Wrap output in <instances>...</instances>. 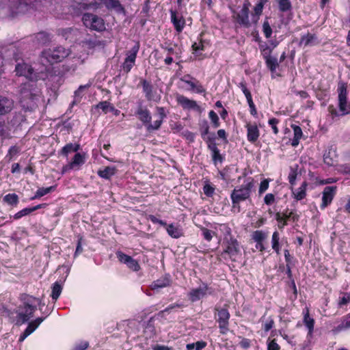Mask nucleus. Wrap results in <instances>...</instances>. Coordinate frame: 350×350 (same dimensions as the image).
Masks as SVG:
<instances>
[{"mask_svg":"<svg viewBox=\"0 0 350 350\" xmlns=\"http://www.w3.org/2000/svg\"><path fill=\"white\" fill-rule=\"evenodd\" d=\"M117 172V169L114 166H107L103 170H98L97 174L99 177L105 180H110Z\"/></svg>","mask_w":350,"mask_h":350,"instance_id":"obj_27","label":"nucleus"},{"mask_svg":"<svg viewBox=\"0 0 350 350\" xmlns=\"http://www.w3.org/2000/svg\"><path fill=\"white\" fill-rule=\"evenodd\" d=\"M297 168L298 165H296L295 167H290V172L288 175V180L291 186L295 185L296 178L297 176Z\"/></svg>","mask_w":350,"mask_h":350,"instance_id":"obj_43","label":"nucleus"},{"mask_svg":"<svg viewBox=\"0 0 350 350\" xmlns=\"http://www.w3.org/2000/svg\"><path fill=\"white\" fill-rule=\"evenodd\" d=\"M116 257L120 262L126 265L131 259V256L124 254L123 252L118 250L116 252Z\"/></svg>","mask_w":350,"mask_h":350,"instance_id":"obj_48","label":"nucleus"},{"mask_svg":"<svg viewBox=\"0 0 350 350\" xmlns=\"http://www.w3.org/2000/svg\"><path fill=\"white\" fill-rule=\"evenodd\" d=\"M20 300L22 301V304L20 306H36L33 305V302L36 300V298L26 293L20 295Z\"/></svg>","mask_w":350,"mask_h":350,"instance_id":"obj_38","label":"nucleus"},{"mask_svg":"<svg viewBox=\"0 0 350 350\" xmlns=\"http://www.w3.org/2000/svg\"><path fill=\"white\" fill-rule=\"evenodd\" d=\"M266 1H259L254 8V12L252 13L251 16L252 23H256L258 21L260 16L262 13L264 3Z\"/></svg>","mask_w":350,"mask_h":350,"instance_id":"obj_33","label":"nucleus"},{"mask_svg":"<svg viewBox=\"0 0 350 350\" xmlns=\"http://www.w3.org/2000/svg\"><path fill=\"white\" fill-rule=\"evenodd\" d=\"M36 38L38 40H40L43 44H45L50 41L49 34L45 32H39L37 34Z\"/></svg>","mask_w":350,"mask_h":350,"instance_id":"obj_59","label":"nucleus"},{"mask_svg":"<svg viewBox=\"0 0 350 350\" xmlns=\"http://www.w3.org/2000/svg\"><path fill=\"white\" fill-rule=\"evenodd\" d=\"M238 87L241 90V91L244 94V95L246 98L247 102L248 103V105L254 104V103L253 101L252 94H251L250 91L247 88L246 82L245 81H242L241 82H240L239 83Z\"/></svg>","mask_w":350,"mask_h":350,"instance_id":"obj_35","label":"nucleus"},{"mask_svg":"<svg viewBox=\"0 0 350 350\" xmlns=\"http://www.w3.org/2000/svg\"><path fill=\"white\" fill-rule=\"evenodd\" d=\"M215 190V187L208 180L205 181V184L203 186V191L207 197H213Z\"/></svg>","mask_w":350,"mask_h":350,"instance_id":"obj_44","label":"nucleus"},{"mask_svg":"<svg viewBox=\"0 0 350 350\" xmlns=\"http://www.w3.org/2000/svg\"><path fill=\"white\" fill-rule=\"evenodd\" d=\"M304 324L308 328V337H311L314 331V320L310 317L308 308H306L304 312Z\"/></svg>","mask_w":350,"mask_h":350,"instance_id":"obj_25","label":"nucleus"},{"mask_svg":"<svg viewBox=\"0 0 350 350\" xmlns=\"http://www.w3.org/2000/svg\"><path fill=\"white\" fill-rule=\"evenodd\" d=\"M338 107L342 115H346L349 113L347 109V90L345 83H342L338 87Z\"/></svg>","mask_w":350,"mask_h":350,"instance_id":"obj_15","label":"nucleus"},{"mask_svg":"<svg viewBox=\"0 0 350 350\" xmlns=\"http://www.w3.org/2000/svg\"><path fill=\"white\" fill-rule=\"evenodd\" d=\"M139 49V43H137L130 51H126V57L120 66L121 69L125 74L130 72L133 67L135 66Z\"/></svg>","mask_w":350,"mask_h":350,"instance_id":"obj_9","label":"nucleus"},{"mask_svg":"<svg viewBox=\"0 0 350 350\" xmlns=\"http://www.w3.org/2000/svg\"><path fill=\"white\" fill-rule=\"evenodd\" d=\"M308 186V182L304 181L297 189H291L293 197L297 202L301 201L306 198Z\"/></svg>","mask_w":350,"mask_h":350,"instance_id":"obj_22","label":"nucleus"},{"mask_svg":"<svg viewBox=\"0 0 350 350\" xmlns=\"http://www.w3.org/2000/svg\"><path fill=\"white\" fill-rule=\"evenodd\" d=\"M108 8H113L117 13L125 14L124 8L120 4V1H104Z\"/></svg>","mask_w":350,"mask_h":350,"instance_id":"obj_40","label":"nucleus"},{"mask_svg":"<svg viewBox=\"0 0 350 350\" xmlns=\"http://www.w3.org/2000/svg\"><path fill=\"white\" fill-rule=\"evenodd\" d=\"M291 128L293 130V138L291 140V146L297 147L299 144V140L303 136L301 128L296 124H292Z\"/></svg>","mask_w":350,"mask_h":350,"instance_id":"obj_29","label":"nucleus"},{"mask_svg":"<svg viewBox=\"0 0 350 350\" xmlns=\"http://www.w3.org/2000/svg\"><path fill=\"white\" fill-rule=\"evenodd\" d=\"M44 319V317H38L35 320L29 322L27 326L35 331Z\"/></svg>","mask_w":350,"mask_h":350,"instance_id":"obj_58","label":"nucleus"},{"mask_svg":"<svg viewBox=\"0 0 350 350\" xmlns=\"http://www.w3.org/2000/svg\"><path fill=\"white\" fill-rule=\"evenodd\" d=\"M336 186H327L324 188L322 192V202L320 204L321 210L327 207L332 202L334 196L336 194Z\"/></svg>","mask_w":350,"mask_h":350,"instance_id":"obj_14","label":"nucleus"},{"mask_svg":"<svg viewBox=\"0 0 350 350\" xmlns=\"http://www.w3.org/2000/svg\"><path fill=\"white\" fill-rule=\"evenodd\" d=\"M47 205L48 204L46 203H42L32 207H27L17 212L14 215H10V217H12L14 219L18 220L22 218L23 217L28 215L30 213H33V211H36L40 208H46Z\"/></svg>","mask_w":350,"mask_h":350,"instance_id":"obj_20","label":"nucleus"},{"mask_svg":"<svg viewBox=\"0 0 350 350\" xmlns=\"http://www.w3.org/2000/svg\"><path fill=\"white\" fill-rule=\"evenodd\" d=\"M208 118L213 128H218L220 126V121L218 115L213 110L208 112Z\"/></svg>","mask_w":350,"mask_h":350,"instance_id":"obj_46","label":"nucleus"},{"mask_svg":"<svg viewBox=\"0 0 350 350\" xmlns=\"http://www.w3.org/2000/svg\"><path fill=\"white\" fill-rule=\"evenodd\" d=\"M14 107V102L12 99L5 96H0V116L10 113Z\"/></svg>","mask_w":350,"mask_h":350,"instance_id":"obj_23","label":"nucleus"},{"mask_svg":"<svg viewBox=\"0 0 350 350\" xmlns=\"http://www.w3.org/2000/svg\"><path fill=\"white\" fill-rule=\"evenodd\" d=\"M111 103L108 101H101V102H99L96 106L95 107L96 109H102V111L104 112V113H107L108 111H109V109H110V107H111Z\"/></svg>","mask_w":350,"mask_h":350,"instance_id":"obj_54","label":"nucleus"},{"mask_svg":"<svg viewBox=\"0 0 350 350\" xmlns=\"http://www.w3.org/2000/svg\"><path fill=\"white\" fill-rule=\"evenodd\" d=\"M254 180L252 177H247L243 184L237 186L230 193L232 202L231 211L239 213L241 211V203L247 200L251 201V196L254 188Z\"/></svg>","mask_w":350,"mask_h":350,"instance_id":"obj_2","label":"nucleus"},{"mask_svg":"<svg viewBox=\"0 0 350 350\" xmlns=\"http://www.w3.org/2000/svg\"><path fill=\"white\" fill-rule=\"evenodd\" d=\"M269 187V179L265 178L263 179L259 185L258 188V194L260 196L264 193Z\"/></svg>","mask_w":350,"mask_h":350,"instance_id":"obj_55","label":"nucleus"},{"mask_svg":"<svg viewBox=\"0 0 350 350\" xmlns=\"http://www.w3.org/2000/svg\"><path fill=\"white\" fill-rule=\"evenodd\" d=\"M265 204L267 206H271L276 202L275 195L271 193H267L263 199Z\"/></svg>","mask_w":350,"mask_h":350,"instance_id":"obj_52","label":"nucleus"},{"mask_svg":"<svg viewBox=\"0 0 350 350\" xmlns=\"http://www.w3.org/2000/svg\"><path fill=\"white\" fill-rule=\"evenodd\" d=\"M127 267L133 271H139L141 269V267L137 260L131 258V259L126 265Z\"/></svg>","mask_w":350,"mask_h":350,"instance_id":"obj_50","label":"nucleus"},{"mask_svg":"<svg viewBox=\"0 0 350 350\" xmlns=\"http://www.w3.org/2000/svg\"><path fill=\"white\" fill-rule=\"evenodd\" d=\"M262 31L267 38H269L272 34V29L267 20H265L262 24Z\"/></svg>","mask_w":350,"mask_h":350,"instance_id":"obj_53","label":"nucleus"},{"mask_svg":"<svg viewBox=\"0 0 350 350\" xmlns=\"http://www.w3.org/2000/svg\"><path fill=\"white\" fill-rule=\"evenodd\" d=\"M330 154L331 152L329 151L323 154V161L328 166H334L336 161L331 157Z\"/></svg>","mask_w":350,"mask_h":350,"instance_id":"obj_57","label":"nucleus"},{"mask_svg":"<svg viewBox=\"0 0 350 350\" xmlns=\"http://www.w3.org/2000/svg\"><path fill=\"white\" fill-rule=\"evenodd\" d=\"M319 40L315 33H307L306 34L301 35L299 42V46H316L319 44Z\"/></svg>","mask_w":350,"mask_h":350,"instance_id":"obj_19","label":"nucleus"},{"mask_svg":"<svg viewBox=\"0 0 350 350\" xmlns=\"http://www.w3.org/2000/svg\"><path fill=\"white\" fill-rule=\"evenodd\" d=\"M3 202L9 205L16 206L19 202V198L15 193H8L3 197Z\"/></svg>","mask_w":350,"mask_h":350,"instance_id":"obj_36","label":"nucleus"},{"mask_svg":"<svg viewBox=\"0 0 350 350\" xmlns=\"http://www.w3.org/2000/svg\"><path fill=\"white\" fill-rule=\"evenodd\" d=\"M211 290L212 288H210L206 283L202 282L201 286L196 288H193L189 291V293H188L189 299L191 302L198 301L202 297L206 296L207 294L211 295Z\"/></svg>","mask_w":350,"mask_h":350,"instance_id":"obj_12","label":"nucleus"},{"mask_svg":"<svg viewBox=\"0 0 350 350\" xmlns=\"http://www.w3.org/2000/svg\"><path fill=\"white\" fill-rule=\"evenodd\" d=\"M265 61L267 68L271 73H274L279 67L278 59L271 55V51H268L267 55H265Z\"/></svg>","mask_w":350,"mask_h":350,"instance_id":"obj_26","label":"nucleus"},{"mask_svg":"<svg viewBox=\"0 0 350 350\" xmlns=\"http://www.w3.org/2000/svg\"><path fill=\"white\" fill-rule=\"evenodd\" d=\"M8 8L1 9L0 14H6L8 18H13L21 14L35 12L40 7L42 1H8Z\"/></svg>","mask_w":350,"mask_h":350,"instance_id":"obj_4","label":"nucleus"},{"mask_svg":"<svg viewBox=\"0 0 350 350\" xmlns=\"http://www.w3.org/2000/svg\"><path fill=\"white\" fill-rule=\"evenodd\" d=\"M267 238V234L262 230H256L252 234V239L256 242H263Z\"/></svg>","mask_w":350,"mask_h":350,"instance_id":"obj_47","label":"nucleus"},{"mask_svg":"<svg viewBox=\"0 0 350 350\" xmlns=\"http://www.w3.org/2000/svg\"><path fill=\"white\" fill-rule=\"evenodd\" d=\"M89 347V342L87 341H81L76 344L72 350H86Z\"/></svg>","mask_w":350,"mask_h":350,"instance_id":"obj_63","label":"nucleus"},{"mask_svg":"<svg viewBox=\"0 0 350 350\" xmlns=\"http://www.w3.org/2000/svg\"><path fill=\"white\" fill-rule=\"evenodd\" d=\"M69 55V51L63 46L44 50L41 53V60L44 63L53 65L61 62Z\"/></svg>","mask_w":350,"mask_h":350,"instance_id":"obj_5","label":"nucleus"},{"mask_svg":"<svg viewBox=\"0 0 350 350\" xmlns=\"http://www.w3.org/2000/svg\"><path fill=\"white\" fill-rule=\"evenodd\" d=\"M21 152V148L16 145L12 146L5 155V159L8 161H11L15 157H16Z\"/></svg>","mask_w":350,"mask_h":350,"instance_id":"obj_39","label":"nucleus"},{"mask_svg":"<svg viewBox=\"0 0 350 350\" xmlns=\"http://www.w3.org/2000/svg\"><path fill=\"white\" fill-rule=\"evenodd\" d=\"M172 282L171 275L169 273H165L159 279L154 280L152 283L151 287L153 290L167 287L171 286Z\"/></svg>","mask_w":350,"mask_h":350,"instance_id":"obj_21","label":"nucleus"},{"mask_svg":"<svg viewBox=\"0 0 350 350\" xmlns=\"http://www.w3.org/2000/svg\"><path fill=\"white\" fill-rule=\"evenodd\" d=\"M223 244L225 248L222 254H227L232 260H234V258L241 252L238 241L232 236H230L228 239H224Z\"/></svg>","mask_w":350,"mask_h":350,"instance_id":"obj_10","label":"nucleus"},{"mask_svg":"<svg viewBox=\"0 0 350 350\" xmlns=\"http://www.w3.org/2000/svg\"><path fill=\"white\" fill-rule=\"evenodd\" d=\"M211 157L213 162L215 165H217L218 162L222 163L224 158L221 154H220V151L219 149L215 150L214 151L211 152Z\"/></svg>","mask_w":350,"mask_h":350,"instance_id":"obj_51","label":"nucleus"},{"mask_svg":"<svg viewBox=\"0 0 350 350\" xmlns=\"http://www.w3.org/2000/svg\"><path fill=\"white\" fill-rule=\"evenodd\" d=\"M62 286L59 282H55L52 286L51 297L54 300H57L61 295Z\"/></svg>","mask_w":350,"mask_h":350,"instance_id":"obj_42","label":"nucleus"},{"mask_svg":"<svg viewBox=\"0 0 350 350\" xmlns=\"http://www.w3.org/2000/svg\"><path fill=\"white\" fill-rule=\"evenodd\" d=\"M156 111L157 113V116L158 118L153 122H151V113L147 107L139 106L135 111V116L146 127V131L149 133L160 129L164 119L167 117L164 107H157Z\"/></svg>","mask_w":350,"mask_h":350,"instance_id":"obj_3","label":"nucleus"},{"mask_svg":"<svg viewBox=\"0 0 350 350\" xmlns=\"http://www.w3.org/2000/svg\"><path fill=\"white\" fill-rule=\"evenodd\" d=\"M280 347L276 342L275 339L272 340L268 344L267 350H280Z\"/></svg>","mask_w":350,"mask_h":350,"instance_id":"obj_64","label":"nucleus"},{"mask_svg":"<svg viewBox=\"0 0 350 350\" xmlns=\"http://www.w3.org/2000/svg\"><path fill=\"white\" fill-rule=\"evenodd\" d=\"M338 328L340 329L350 328V314L344 317L341 324L338 325Z\"/></svg>","mask_w":350,"mask_h":350,"instance_id":"obj_62","label":"nucleus"},{"mask_svg":"<svg viewBox=\"0 0 350 350\" xmlns=\"http://www.w3.org/2000/svg\"><path fill=\"white\" fill-rule=\"evenodd\" d=\"M85 161V154H82L79 152H77L73 158L72 159L71 163L75 167L76 166H81L84 164Z\"/></svg>","mask_w":350,"mask_h":350,"instance_id":"obj_41","label":"nucleus"},{"mask_svg":"<svg viewBox=\"0 0 350 350\" xmlns=\"http://www.w3.org/2000/svg\"><path fill=\"white\" fill-rule=\"evenodd\" d=\"M171 22L174 27V29L180 33L183 31L186 22L181 12H180L176 8H171L170 10Z\"/></svg>","mask_w":350,"mask_h":350,"instance_id":"obj_13","label":"nucleus"},{"mask_svg":"<svg viewBox=\"0 0 350 350\" xmlns=\"http://www.w3.org/2000/svg\"><path fill=\"white\" fill-rule=\"evenodd\" d=\"M251 4L250 1H247L241 8V10L237 12L232 6H229L232 12L233 13V17L235 21L241 26L248 28L251 26V23L249 19L250 7Z\"/></svg>","mask_w":350,"mask_h":350,"instance_id":"obj_8","label":"nucleus"},{"mask_svg":"<svg viewBox=\"0 0 350 350\" xmlns=\"http://www.w3.org/2000/svg\"><path fill=\"white\" fill-rule=\"evenodd\" d=\"M279 122L280 120L275 118H271L268 120V124L271 126L273 133L275 135H278L279 133V129L278 127Z\"/></svg>","mask_w":350,"mask_h":350,"instance_id":"obj_49","label":"nucleus"},{"mask_svg":"<svg viewBox=\"0 0 350 350\" xmlns=\"http://www.w3.org/2000/svg\"><path fill=\"white\" fill-rule=\"evenodd\" d=\"M279 2V9L281 12H291L292 5L291 1H278Z\"/></svg>","mask_w":350,"mask_h":350,"instance_id":"obj_56","label":"nucleus"},{"mask_svg":"<svg viewBox=\"0 0 350 350\" xmlns=\"http://www.w3.org/2000/svg\"><path fill=\"white\" fill-rule=\"evenodd\" d=\"M15 72L18 76H24L27 79L32 81L36 78V75L31 65L22 62L16 65Z\"/></svg>","mask_w":350,"mask_h":350,"instance_id":"obj_18","label":"nucleus"},{"mask_svg":"<svg viewBox=\"0 0 350 350\" xmlns=\"http://www.w3.org/2000/svg\"><path fill=\"white\" fill-rule=\"evenodd\" d=\"M201 137L205 139V137L209 133V125L206 120H203L199 124Z\"/></svg>","mask_w":350,"mask_h":350,"instance_id":"obj_45","label":"nucleus"},{"mask_svg":"<svg viewBox=\"0 0 350 350\" xmlns=\"http://www.w3.org/2000/svg\"><path fill=\"white\" fill-rule=\"evenodd\" d=\"M139 84L142 86L143 92L148 101L157 102L160 99L159 96H156V92L154 91L153 85L150 81L141 79Z\"/></svg>","mask_w":350,"mask_h":350,"instance_id":"obj_17","label":"nucleus"},{"mask_svg":"<svg viewBox=\"0 0 350 350\" xmlns=\"http://www.w3.org/2000/svg\"><path fill=\"white\" fill-rule=\"evenodd\" d=\"M229 306L224 304L223 307L215 306V319L218 323L219 333L221 335H226L230 331V314L228 310Z\"/></svg>","mask_w":350,"mask_h":350,"instance_id":"obj_6","label":"nucleus"},{"mask_svg":"<svg viewBox=\"0 0 350 350\" xmlns=\"http://www.w3.org/2000/svg\"><path fill=\"white\" fill-rule=\"evenodd\" d=\"M36 310V306H19L16 316L17 324L22 325L27 323L33 317Z\"/></svg>","mask_w":350,"mask_h":350,"instance_id":"obj_11","label":"nucleus"},{"mask_svg":"<svg viewBox=\"0 0 350 350\" xmlns=\"http://www.w3.org/2000/svg\"><path fill=\"white\" fill-rule=\"evenodd\" d=\"M185 83L190 86V90L195 91L198 94H202L206 92V89L202 84L196 79V80L185 81Z\"/></svg>","mask_w":350,"mask_h":350,"instance_id":"obj_31","label":"nucleus"},{"mask_svg":"<svg viewBox=\"0 0 350 350\" xmlns=\"http://www.w3.org/2000/svg\"><path fill=\"white\" fill-rule=\"evenodd\" d=\"M176 100L178 105H180L183 109H193L197 111L201 110L200 107L196 100H191L183 94H178L176 96Z\"/></svg>","mask_w":350,"mask_h":350,"instance_id":"obj_16","label":"nucleus"},{"mask_svg":"<svg viewBox=\"0 0 350 350\" xmlns=\"http://www.w3.org/2000/svg\"><path fill=\"white\" fill-rule=\"evenodd\" d=\"M299 215L297 213L295 210L289 211L288 208H286L283 211V219L287 223H288V221L296 223L299 220Z\"/></svg>","mask_w":350,"mask_h":350,"instance_id":"obj_30","label":"nucleus"},{"mask_svg":"<svg viewBox=\"0 0 350 350\" xmlns=\"http://www.w3.org/2000/svg\"><path fill=\"white\" fill-rule=\"evenodd\" d=\"M20 300L22 301V304L20 306H36L33 305V302L36 300V298L26 293L20 295Z\"/></svg>","mask_w":350,"mask_h":350,"instance_id":"obj_37","label":"nucleus"},{"mask_svg":"<svg viewBox=\"0 0 350 350\" xmlns=\"http://www.w3.org/2000/svg\"><path fill=\"white\" fill-rule=\"evenodd\" d=\"M148 219L154 224H159L164 227L167 234L173 239H177L184 236L183 229L178 223H171L167 224L165 221L158 219L154 215H149L148 216Z\"/></svg>","mask_w":350,"mask_h":350,"instance_id":"obj_7","label":"nucleus"},{"mask_svg":"<svg viewBox=\"0 0 350 350\" xmlns=\"http://www.w3.org/2000/svg\"><path fill=\"white\" fill-rule=\"evenodd\" d=\"M204 41L202 38H200L199 43L194 42L192 46V50L195 52L198 51H204L205 47L204 44Z\"/></svg>","mask_w":350,"mask_h":350,"instance_id":"obj_60","label":"nucleus"},{"mask_svg":"<svg viewBox=\"0 0 350 350\" xmlns=\"http://www.w3.org/2000/svg\"><path fill=\"white\" fill-rule=\"evenodd\" d=\"M202 233L204 239L207 241H211L213 238V234L214 233L212 230L203 228L202 229Z\"/></svg>","mask_w":350,"mask_h":350,"instance_id":"obj_61","label":"nucleus"},{"mask_svg":"<svg viewBox=\"0 0 350 350\" xmlns=\"http://www.w3.org/2000/svg\"><path fill=\"white\" fill-rule=\"evenodd\" d=\"M68 1H55L53 5L55 7V10H53V14L57 18L63 17L64 14H70L72 16H82V21L83 25L88 29L92 31L98 32L103 31L105 30V23L104 20L94 14L86 12L87 10L93 8L94 10L97 9L100 3L97 1L91 2L90 3H85L82 1H72V4L69 5L66 10L65 8L62 10L63 3H67Z\"/></svg>","mask_w":350,"mask_h":350,"instance_id":"obj_1","label":"nucleus"},{"mask_svg":"<svg viewBox=\"0 0 350 350\" xmlns=\"http://www.w3.org/2000/svg\"><path fill=\"white\" fill-rule=\"evenodd\" d=\"M271 247L277 254H280L281 249L280 243V234L277 230L274 231L272 234Z\"/></svg>","mask_w":350,"mask_h":350,"instance_id":"obj_34","label":"nucleus"},{"mask_svg":"<svg viewBox=\"0 0 350 350\" xmlns=\"http://www.w3.org/2000/svg\"><path fill=\"white\" fill-rule=\"evenodd\" d=\"M247 129V139L248 142L252 144H254L260 136V131L258 126L256 124H247L246 125Z\"/></svg>","mask_w":350,"mask_h":350,"instance_id":"obj_24","label":"nucleus"},{"mask_svg":"<svg viewBox=\"0 0 350 350\" xmlns=\"http://www.w3.org/2000/svg\"><path fill=\"white\" fill-rule=\"evenodd\" d=\"M80 149H81L80 144L68 143L61 149L59 154L63 155L64 157H68V156L70 153L77 152Z\"/></svg>","mask_w":350,"mask_h":350,"instance_id":"obj_28","label":"nucleus"},{"mask_svg":"<svg viewBox=\"0 0 350 350\" xmlns=\"http://www.w3.org/2000/svg\"><path fill=\"white\" fill-rule=\"evenodd\" d=\"M56 187H57L56 185H53V186H51L49 187L38 188V189L36 191L34 196L30 198V200H34L36 199H39L41 197L45 196L51 192L54 191L56 189Z\"/></svg>","mask_w":350,"mask_h":350,"instance_id":"obj_32","label":"nucleus"}]
</instances>
